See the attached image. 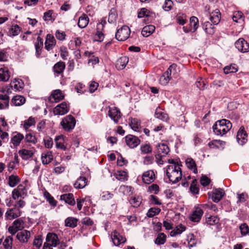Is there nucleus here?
Listing matches in <instances>:
<instances>
[{
  "mask_svg": "<svg viewBox=\"0 0 249 249\" xmlns=\"http://www.w3.org/2000/svg\"><path fill=\"white\" fill-rule=\"evenodd\" d=\"M23 224L24 221L21 218H19L13 222V226L19 231L23 228Z\"/></svg>",
  "mask_w": 249,
  "mask_h": 249,
  "instance_id": "63",
  "label": "nucleus"
},
{
  "mask_svg": "<svg viewBox=\"0 0 249 249\" xmlns=\"http://www.w3.org/2000/svg\"><path fill=\"white\" fill-rule=\"evenodd\" d=\"M43 46V40L40 36H38L36 41L35 43L36 49V55L37 58H39L41 53V50Z\"/></svg>",
  "mask_w": 249,
  "mask_h": 249,
  "instance_id": "22",
  "label": "nucleus"
},
{
  "mask_svg": "<svg viewBox=\"0 0 249 249\" xmlns=\"http://www.w3.org/2000/svg\"><path fill=\"white\" fill-rule=\"evenodd\" d=\"M26 101L25 98L21 95L14 96L11 100V104L15 106H20L23 105Z\"/></svg>",
  "mask_w": 249,
  "mask_h": 249,
  "instance_id": "29",
  "label": "nucleus"
},
{
  "mask_svg": "<svg viewBox=\"0 0 249 249\" xmlns=\"http://www.w3.org/2000/svg\"><path fill=\"white\" fill-rule=\"evenodd\" d=\"M243 14L241 12H235L232 17L233 20L236 22H239V20H242Z\"/></svg>",
  "mask_w": 249,
  "mask_h": 249,
  "instance_id": "64",
  "label": "nucleus"
},
{
  "mask_svg": "<svg viewBox=\"0 0 249 249\" xmlns=\"http://www.w3.org/2000/svg\"><path fill=\"white\" fill-rule=\"evenodd\" d=\"M56 45V40L54 36L48 34L46 37L45 42V48L49 51L53 49Z\"/></svg>",
  "mask_w": 249,
  "mask_h": 249,
  "instance_id": "15",
  "label": "nucleus"
},
{
  "mask_svg": "<svg viewBox=\"0 0 249 249\" xmlns=\"http://www.w3.org/2000/svg\"><path fill=\"white\" fill-rule=\"evenodd\" d=\"M155 178V175L153 170L147 171L142 175V181L145 184H150L153 182Z\"/></svg>",
  "mask_w": 249,
  "mask_h": 249,
  "instance_id": "16",
  "label": "nucleus"
},
{
  "mask_svg": "<svg viewBox=\"0 0 249 249\" xmlns=\"http://www.w3.org/2000/svg\"><path fill=\"white\" fill-rule=\"evenodd\" d=\"M225 193L223 189L219 188L216 189L213 193L212 199L214 202H218L224 195Z\"/></svg>",
  "mask_w": 249,
  "mask_h": 249,
  "instance_id": "25",
  "label": "nucleus"
},
{
  "mask_svg": "<svg viewBox=\"0 0 249 249\" xmlns=\"http://www.w3.org/2000/svg\"><path fill=\"white\" fill-rule=\"evenodd\" d=\"M51 97L55 102H58L64 99V95L60 89H56L51 94Z\"/></svg>",
  "mask_w": 249,
  "mask_h": 249,
  "instance_id": "35",
  "label": "nucleus"
},
{
  "mask_svg": "<svg viewBox=\"0 0 249 249\" xmlns=\"http://www.w3.org/2000/svg\"><path fill=\"white\" fill-rule=\"evenodd\" d=\"M66 68L65 63L60 61L55 63L53 67V71L55 77L61 75L63 77V72Z\"/></svg>",
  "mask_w": 249,
  "mask_h": 249,
  "instance_id": "7",
  "label": "nucleus"
},
{
  "mask_svg": "<svg viewBox=\"0 0 249 249\" xmlns=\"http://www.w3.org/2000/svg\"><path fill=\"white\" fill-rule=\"evenodd\" d=\"M224 72L227 74L234 73L238 71V66L235 64H231L225 66L223 69Z\"/></svg>",
  "mask_w": 249,
  "mask_h": 249,
  "instance_id": "43",
  "label": "nucleus"
},
{
  "mask_svg": "<svg viewBox=\"0 0 249 249\" xmlns=\"http://www.w3.org/2000/svg\"><path fill=\"white\" fill-rule=\"evenodd\" d=\"M172 227V237L180 234L182 232L185 231L186 227L181 224L176 226L173 230Z\"/></svg>",
  "mask_w": 249,
  "mask_h": 249,
  "instance_id": "39",
  "label": "nucleus"
},
{
  "mask_svg": "<svg viewBox=\"0 0 249 249\" xmlns=\"http://www.w3.org/2000/svg\"><path fill=\"white\" fill-rule=\"evenodd\" d=\"M46 241L54 247L59 245L61 243L59 241L57 235L53 232H49L47 234Z\"/></svg>",
  "mask_w": 249,
  "mask_h": 249,
  "instance_id": "13",
  "label": "nucleus"
},
{
  "mask_svg": "<svg viewBox=\"0 0 249 249\" xmlns=\"http://www.w3.org/2000/svg\"><path fill=\"white\" fill-rule=\"evenodd\" d=\"M235 46L239 51L242 53H244L249 52V44L243 38H239L235 42Z\"/></svg>",
  "mask_w": 249,
  "mask_h": 249,
  "instance_id": "10",
  "label": "nucleus"
},
{
  "mask_svg": "<svg viewBox=\"0 0 249 249\" xmlns=\"http://www.w3.org/2000/svg\"><path fill=\"white\" fill-rule=\"evenodd\" d=\"M203 214V210L198 207H195L192 214L189 216V219L194 222H198Z\"/></svg>",
  "mask_w": 249,
  "mask_h": 249,
  "instance_id": "8",
  "label": "nucleus"
},
{
  "mask_svg": "<svg viewBox=\"0 0 249 249\" xmlns=\"http://www.w3.org/2000/svg\"><path fill=\"white\" fill-rule=\"evenodd\" d=\"M130 125L131 128L135 131H139L141 122L137 118H131Z\"/></svg>",
  "mask_w": 249,
  "mask_h": 249,
  "instance_id": "46",
  "label": "nucleus"
},
{
  "mask_svg": "<svg viewBox=\"0 0 249 249\" xmlns=\"http://www.w3.org/2000/svg\"><path fill=\"white\" fill-rule=\"evenodd\" d=\"M89 22V18L88 16L85 14H83L82 16L79 17L77 24L79 28L82 29L86 27Z\"/></svg>",
  "mask_w": 249,
  "mask_h": 249,
  "instance_id": "27",
  "label": "nucleus"
},
{
  "mask_svg": "<svg viewBox=\"0 0 249 249\" xmlns=\"http://www.w3.org/2000/svg\"><path fill=\"white\" fill-rule=\"evenodd\" d=\"M69 109L67 104L64 102L54 108L53 112L55 115H63L68 113Z\"/></svg>",
  "mask_w": 249,
  "mask_h": 249,
  "instance_id": "11",
  "label": "nucleus"
},
{
  "mask_svg": "<svg viewBox=\"0 0 249 249\" xmlns=\"http://www.w3.org/2000/svg\"><path fill=\"white\" fill-rule=\"evenodd\" d=\"M196 85L200 90H204L205 89L207 88L208 86L205 80L202 78H199L197 79Z\"/></svg>",
  "mask_w": 249,
  "mask_h": 249,
  "instance_id": "53",
  "label": "nucleus"
},
{
  "mask_svg": "<svg viewBox=\"0 0 249 249\" xmlns=\"http://www.w3.org/2000/svg\"><path fill=\"white\" fill-rule=\"evenodd\" d=\"M187 167L193 171L195 174L197 173V169L195 161L191 158H188L185 160Z\"/></svg>",
  "mask_w": 249,
  "mask_h": 249,
  "instance_id": "31",
  "label": "nucleus"
},
{
  "mask_svg": "<svg viewBox=\"0 0 249 249\" xmlns=\"http://www.w3.org/2000/svg\"><path fill=\"white\" fill-rule=\"evenodd\" d=\"M202 28L208 34L213 35L215 32L214 25L209 21L204 22L202 24Z\"/></svg>",
  "mask_w": 249,
  "mask_h": 249,
  "instance_id": "30",
  "label": "nucleus"
},
{
  "mask_svg": "<svg viewBox=\"0 0 249 249\" xmlns=\"http://www.w3.org/2000/svg\"><path fill=\"white\" fill-rule=\"evenodd\" d=\"M53 160V156L51 151H47L42 153L41 160L43 164H49Z\"/></svg>",
  "mask_w": 249,
  "mask_h": 249,
  "instance_id": "24",
  "label": "nucleus"
},
{
  "mask_svg": "<svg viewBox=\"0 0 249 249\" xmlns=\"http://www.w3.org/2000/svg\"><path fill=\"white\" fill-rule=\"evenodd\" d=\"M65 138L63 135H59L55 137L54 141L57 148L60 149L63 151L67 150V145L65 144Z\"/></svg>",
  "mask_w": 249,
  "mask_h": 249,
  "instance_id": "14",
  "label": "nucleus"
},
{
  "mask_svg": "<svg viewBox=\"0 0 249 249\" xmlns=\"http://www.w3.org/2000/svg\"><path fill=\"white\" fill-rule=\"evenodd\" d=\"M31 236L30 232L27 230H23L18 232L17 234V238L22 243H26L28 242Z\"/></svg>",
  "mask_w": 249,
  "mask_h": 249,
  "instance_id": "18",
  "label": "nucleus"
},
{
  "mask_svg": "<svg viewBox=\"0 0 249 249\" xmlns=\"http://www.w3.org/2000/svg\"><path fill=\"white\" fill-rule=\"evenodd\" d=\"M21 211L17 208V206H14V207L9 209L5 213V219L7 220H12L18 217L21 215Z\"/></svg>",
  "mask_w": 249,
  "mask_h": 249,
  "instance_id": "6",
  "label": "nucleus"
},
{
  "mask_svg": "<svg viewBox=\"0 0 249 249\" xmlns=\"http://www.w3.org/2000/svg\"><path fill=\"white\" fill-rule=\"evenodd\" d=\"M171 65L169 66L167 71H165L160 78V83L163 86H166L171 79Z\"/></svg>",
  "mask_w": 249,
  "mask_h": 249,
  "instance_id": "17",
  "label": "nucleus"
},
{
  "mask_svg": "<svg viewBox=\"0 0 249 249\" xmlns=\"http://www.w3.org/2000/svg\"><path fill=\"white\" fill-rule=\"evenodd\" d=\"M25 140L26 142L32 143L33 144H35L37 142V139L35 136L33 135L31 133H27L26 135Z\"/></svg>",
  "mask_w": 249,
  "mask_h": 249,
  "instance_id": "58",
  "label": "nucleus"
},
{
  "mask_svg": "<svg viewBox=\"0 0 249 249\" xmlns=\"http://www.w3.org/2000/svg\"><path fill=\"white\" fill-rule=\"evenodd\" d=\"M42 244V239L41 236H35V238L34 240L33 245L34 247H35L36 249H39L40 248Z\"/></svg>",
  "mask_w": 249,
  "mask_h": 249,
  "instance_id": "60",
  "label": "nucleus"
},
{
  "mask_svg": "<svg viewBox=\"0 0 249 249\" xmlns=\"http://www.w3.org/2000/svg\"><path fill=\"white\" fill-rule=\"evenodd\" d=\"M142 198L141 196H137L131 197L129 199V202L134 207H139L142 203Z\"/></svg>",
  "mask_w": 249,
  "mask_h": 249,
  "instance_id": "48",
  "label": "nucleus"
},
{
  "mask_svg": "<svg viewBox=\"0 0 249 249\" xmlns=\"http://www.w3.org/2000/svg\"><path fill=\"white\" fill-rule=\"evenodd\" d=\"M13 238L10 236L7 237L3 242V245L5 249H12Z\"/></svg>",
  "mask_w": 249,
  "mask_h": 249,
  "instance_id": "59",
  "label": "nucleus"
},
{
  "mask_svg": "<svg viewBox=\"0 0 249 249\" xmlns=\"http://www.w3.org/2000/svg\"><path fill=\"white\" fill-rule=\"evenodd\" d=\"M160 211V209L158 208H151L148 211L146 214L148 217H153L155 215L159 214Z\"/></svg>",
  "mask_w": 249,
  "mask_h": 249,
  "instance_id": "56",
  "label": "nucleus"
},
{
  "mask_svg": "<svg viewBox=\"0 0 249 249\" xmlns=\"http://www.w3.org/2000/svg\"><path fill=\"white\" fill-rule=\"evenodd\" d=\"M155 30V27L153 25H148L144 26L142 31V34L144 37L151 35Z\"/></svg>",
  "mask_w": 249,
  "mask_h": 249,
  "instance_id": "32",
  "label": "nucleus"
},
{
  "mask_svg": "<svg viewBox=\"0 0 249 249\" xmlns=\"http://www.w3.org/2000/svg\"><path fill=\"white\" fill-rule=\"evenodd\" d=\"M231 127L232 124L231 122L225 119L217 121L213 126L214 133L220 136L226 134Z\"/></svg>",
  "mask_w": 249,
  "mask_h": 249,
  "instance_id": "1",
  "label": "nucleus"
},
{
  "mask_svg": "<svg viewBox=\"0 0 249 249\" xmlns=\"http://www.w3.org/2000/svg\"><path fill=\"white\" fill-rule=\"evenodd\" d=\"M118 14L115 9H111L109 13L108 22L109 23H114L117 18Z\"/></svg>",
  "mask_w": 249,
  "mask_h": 249,
  "instance_id": "47",
  "label": "nucleus"
},
{
  "mask_svg": "<svg viewBox=\"0 0 249 249\" xmlns=\"http://www.w3.org/2000/svg\"><path fill=\"white\" fill-rule=\"evenodd\" d=\"M20 181V178L17 175H12L8 177V185L11 187H15Z\"/></svg>",
  "mask_w": 249,
  "mask_h": 249,
  "instance_id": "36",
  "label": "nucleus"
},
{
  "mask_svg": "<svg viewBox=\"0 0 249 249\" xmlns=\"http://www.w3.org/2000/svg\"><path fill=\"white\" fill-rule=\"evenodd\" d=\"M128 62V58L126 56H122L119 58L116 64V67L118 70L124 69Z\"/></svg>",
  "mask_w": 249,
  "mask_h": 249,
  "instance_id": "28",
  "label": "nucleus"
},
{
  "mask_svg": "<svg viewBox=\"0 0 249 249\" xmlns=\"http://www.w3.org/2000/svg\"><path fill=\"white\" fill-rule=\"evenodd\" d=\"M241 234L243 236H246L249 233V227L248 225L244 223L241 224L239 226Z\"/></svg>",
  "mask_w": 249,
  "mask_h": 249,
  "instance_id": "55",
  "label": "nucleus"
},
{
  "mask_svg": "<svg viewBox=\"0 0 249 249\" xmlns=\"http://www.w3.org/2000/svg\"><path fill=\"white\" fill-rule=\"evenodd\" d=\"M60 200H64L65 203L71 206H74L75 201L72 193L65 194L60 196Z\"/></svg>",
  "mask_w": 249,
  "mask_h": 249,
  "instance_id": "19",
  "label": "nucleus"
},
{
  "mask_svg": "<svg viewBox=\"0 0 249 249\" xmlns=\"http://www.w3.org/2000/svg\"><path fill=\"white\" fill-rule=\"evenodd\" d=\"M210 19L213 25H217L221 19V13L218 9H216L210 15Z\"/></svg>",
  "mask_w": 249,
  "mask_h": 249,
  "instance_id": "20",
  "label": "nucleus"
},
{
  "mask_svg": "<svg viewBox=\"0 0 249 249\" xmlns=\"http://www.w3.org/2000/svg\"><path fill=\"white\" fill-rule=\"evenodd\" d=\"M190 191L194 195L198 194L199 193V189L197 186V182L196 179H195L192 181L190 187Z\"/></svg>",
  "mask_w": 249,
  "mask_h": 249,
  "instance_id": "51",
  "label": "nucleus"
},
{
  "mask_svg": "<svg viewBox=\"0 0 249 249\" xmlns=\"http://www.w3.org/2000/svg\"><path fill=\"white\" fill-rule=\"evenodd\" d=\"M158 155L162 157L167 155L170 151L169 147L164 143H160L157 146Z\"/></svg>",
  "mask_w": 249,
  "mask_h": 249,
  "instance_id": "21",
  "label": "nucleus"
},
{
  "mask_svg": "<svg viewBox=\"0 0 249 249\" xmlns=\"http://www.w3.org/2000/svg\"><path fill=\"white\" fill-rule=\"evenodd\" d=\"M10 86L11 88H14L16 91H20L23 88V83L21 80L15 79L10 83Z\"/></svg>",
  "mask_w": 249,
  "mask_h": 249,
  "instance_id": "45",
  "label": "nucleus"
},
{
  "mask_svg": "<svg viewBox=\"0 0 249 249\" xmlns=\"http://www.w3.org/2000/svg\"><path fill=\"white\" fill-rule=\"evenodd\" d=\"M130 30L127 26H123L121 28L117 30L116 33V38L120 41L126 40L129 36Z\"/></svg>",
  "mask_w": 249,
  "mask_h": 249,
  "instance_id": "4",
  "label": "nucleus"
},
{
  "mask_svg": "<svg viewBox=\"0 0 249 249\" xmlns=\"http://www.w3.org/2000/svg\"><path fill=\"white\" fill-rule=\"evenodd\" d=\"M18 154L22 159L24 160H27L33 156V152L32 151L25 149L19 150Z\"/></svg>",
  "mask_w": 249,
  "mask_h": 249,
  "instance_id": "41",
  "label": "nucleus"
},
{
  "mask_svg": "<svg viewBox=\"0 0 249 249\" xmlns=\"http://www.w3.org/2000/svg\"><path fill=\"white\" fill-rule=\"evenodd\" d=\"M45 147L47 148H51L53 145V139L49 136H47L43 140Z\"/></svg>",
  "mask_w": 249,
  "mask_h": 249,
  "instance_id": "61",
  "label": "nucleus"
},
{
  "mask_svg": "<svg viewBox=\"0 0 249 249\" xmlns=\"http://www.w3.org/2000/svg\"><path fill=\"white\" fill-rule=\"evenodd\" d=\"M155 116L157 118L162 120H165L167 118V115L166 114L159 111L158 109H156L155 111Z\"/></svg>",
  "mask_w": 249,
  "mask_h": 249,
  "instance_id": "62",
  "label": "nucleus"
},
{
  "mask_svg": "<svg viewBox=\"0 0 249 249\" xmlns=\"http://www.w3.org/2000/svg\"><path fill=\"white\" fill-rule=\"evenodd\" d=\"M106 18H103L101 19L96 26V31L97 32H103L104 31L105 25L106 24Z\"/></svg>",
  "mask_w": 249,
  "mask_h": 249,
  "instance_id": "52",
  "label": "nucleus"
},
{
  "mask_svg": "<svg viewBox=\"0 0 249 249\" xmlns=\"http://www.w3.org/2000/svg\"><path fill=\"white\" fill-rule=\"evenodd\" d=\"M117 179L124 181L127 180V173L124 171H119L115 175Z\"/></svg>",
  "mask_w": 249,
  "mask_h": 249,
  "instance_id": "54",
  "label": "nucleus"
},
{
  "mask_svg": "<svg viewBox=\"0 0 249 249\" xmlns=\"http://www.w3.org/2000/svg\"><path fill=\"white\" fill-rule=\"evenodd\" d=\"M190 26L193 30V32H195L198 27V18L193 16L190 19Z\"/></svg>",
  "mask_w": 249,
  "mask_h": 249,
  "instance_id": "49",
  "label": "nucleus"
},
{
  "mask_svg": "<svg viewBox=\"0 0 249 249\" xmlns=\"http://www.w3.org/2000/svg\"><path fill=\"white\" fill-rule=\"evenodd\" d=\"M126 144L131 148L136 147L141 142L140 140L136 136L128 135L125 137Z\"/></svg>",
  "mask_w": 249,
  "mask_h": 249,
  "instance_id": "12",
  "label": "nucleus"
},
{
  "mask_svg": "<svg viewBox=\"0 0 249 249\" xmlns=\"http://www.w3.org/2000/svg\"><path fill=\"white\" fill-rule=\"evenodd\" d=\"M176 22L181 25H184L187 21V16L183 13H178L175 18Z\"/></svg>",
  "mask_w": 249,
  "mask_h": 249,
  "instance_id": "33",
  "label": "nucleus"
},
{
  "mask_svg": "<svg viewBox=\"0 0 249 249\" xmlns=\"http://www.w3.org/2000/svg\"><path fill=\"white\" fill-rule=\"evenodd\" d=\"M78 219L73 217H69L65 220V225L71 228L76 227L77 225Z\"/></svg>",
  "mask_w": 249,
  "mask_h": 249,
  "instance_id": "34",
  "label": "nucleus"
},
{
  "mask_svg": "<svg viewBox=\"0 0 249 249\" xmlns=\"http://www.w3.org/2000/svg\"><path fill=\"white\" fill-rule=\"evenodd\" d=\"M10 78L9 71L7 68L0 69V81L6 82Z\"/></svg>",
  "mask_w": 249,
  "mask_h": 249,
  "instance_id": "37",
  "label": "nucleus"
},
{
  "mask_svg": "<svg viewBox=\"0 0 249 249\" xmlns=\"http://www.w3.org/2000/svg\"><path fill=\"white\" fill-rule=\"evenodd\" d=\"M247 138L248 134L245 130V128L244 126H241L236 135V140L238 143L241 145H244L248 141Z\"/></svg>",
  "mask_w": 249,
  "mask_h": 249,
  "instance_id": "9",
  "label": "nucleus"
},
{
  "mask_svg": "<svg viewBox=\"0 0 249 249\" xmlns=\"http://www.w3.org/2000/svg\"><path fill=\"white\" fill-rule=\"evenodd\" d=\"M141 151L142 154H149L152 152V148L149 144H142L141 146Z\"/></svg>",
  "mask_w": 249,
  "mask_h": 249,
  "instance_id": "57",
  "label": "nucleus"
},
{
  "mask_svg": "<svg viewBox=\"0 0 249 249\" xmlns=\"http://www.w3.org/2000/svg\"><path fill=\"white\" fill-rule=\"evenodd\" d=\"M21 31V28L18 25H12L9 31V36H18Z\"/></svg>",
  "mask_w": 249,
  "mask_h": 249,
  "instance_id": "40",
  "label": "nucleus"
},
{
  "mask_svg": "<svg viewBox=\"0 0 249 249\" xmlns=\"http://www.w3.org/2000/svg\"><path fill=\"white\" fill-rule=\"evenodd\" d=\"M219 222V219L217 216L211 215L206 218V223L207 225H216Z\"/></svg>",
  "mask_w": 249,
  "mask_h": 249,
  "instance_id": "42",
  "label": "nucleus"
},
{
  "mask_svg": "<svg viewBox=\"0 0 249 249\" xmlns=\"http://www.w3.org/2000/svg\"><path fill=\"white\" fill-rule=\"evenodd\" d=\"M166 236L163 233H160L158 234L156 240H155V243L158 245H163L166 241Z\"/></svg>",
  "mask_w": 249,
  "mask_h": 249,
  "instance_id": "50",
  "label": "nucleus"
},
{
  "mask_svg": "<svg viewBox=\"0 0 249 249\" xmlns=\"http://www.w3.org/2000/svg\"><path fill=\"white\" fill-rule=\"evenodd\" d=\"M60 124L66 131L71 132L75 126L76 120L71 115H68L62 120Z\"/></svg>",
  "mask_w": 249,
  "mask_h": 249,
  "instance_id": "2",
  "label": "nucleus"
},
{
  "mask_svg": "<svg viewBox=\"0 0 249 249\" xmlns=\"http://www.w3.org/2000/svg\"><path fill=\"white\" fill-rule=\"evenodd\" d=\"M173 166H174V169L172 170V178H175V179L172 180V184H174L178 182L181 179L182 175L180 168L181 164L179 160H172Z\"/></svg>",
  "mask_w": 249,
  "mask_h": 249,
  "instance_id": "3",
  "label": "nucleus"
},
{
  "mask_svg": "<svg viewBox=\"0 0 249 249\" xmlns=\"http://www.w3.org/2000/svg\"><path fill=\"white\" fill-rule=\"evenodd\" d=\"M43 196L49 204L54 207L57 205V201L54 199L53 197L46 190L43 193Z\"/></svg>",
  "mask_w": 249,
  "mask_h": 249,
  "instance_id": "38",
  "label": "nucleus"
},
{
  "mask_svg": "<svg viewBox=\"0 0 249 249\" xmlns=\"http://www.w3.org/2000/svg\"><path fill=\"white\" fill-rule=\"evenodd\" d=\"M23 135L20 133H18L12 138L11 142L15 146H17L19 145L21 141L23 139Z\"/></svg>",
  "mask_w": 249,
  "mask_h": 249,
  "instance_id": "44",
  "label": "nucleus"
},
{
  "mask_svg": "<svg viewBox=\"0 0 249 249\" xmlns=\"http://www.w3.org/2000/svg\"><path fill=\"white\" fill-rule=\"evenodd\" d=\"M108 115L113 121L115 124L119 123L120 119L122 116L120 109L116 107H108Z\"/></svg>",
  "mask_w": 249,
  "mask_h": 249,
  "instance_id": "5",
  "label": "nucleus"
},
{
  "mask_svg": "<svg viewBox=\"0 0 249 249\" xmlns=\"http://www.w3.org/2000/svg\"><path fill=\"white\" fill-rule=\"evenodd\" d=\"M87 182V178L81 176L74 183V187L76 189H82L86 186Z\"/></svg>",
  "mask_w": 249,
  "mask_h": 249,
  "instance_id": "26",
  "label": "nucleus"
},
{
  "mask_svg": "<svg viewBox=\"0 0 249 249\" xmlns=\"http://www.w3.org/2000/svg\"><path fill=\"white\" fill-rule=\"evenodd\" d=\"M112 239L113 242L115 246H119L121 243H124L126 240L125 237H123L116 231L113 232V237Z\"/></svg>",
  "mask_w": 249,
  "mask_h": 249,
  "instance_id": "23",
  "label": "nucleus"
}]
</instances>
